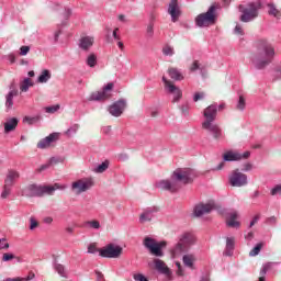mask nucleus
<instances>
[{"instance_id":"nucleus-24","label":"nucleus","mask_w":281,"mask_h":281,"mask_svg":"<svg viewBox=\"0 0 281 281\" xmlns=\"http://www.w3.org/2000/svg\"><path fill=\"white\" fill-rule=\"evenodd\" d=\"M235 247H236V238L226 237V247H225L224 256H234Z\"/></svg>"},{"instance_id":"nucleus-15","label":"nucleus","mask_w":281,"mask_h":281,"mask_svg":"<svg viewBox=\"0 0 281 281\" xmlns=\"http://www.w3.org/2000/svg\"><path fill=\"white\" fill-rule=\"evenodd\" d=\"M58 133H52L48 136H46L45 138H42L38 143H37V148H40L41 150H45V148H49L52 146V144H54V142H58Z\"/></svg>"},{"instance_id":"nucleus-3","label":"nucleus","mask_w":281,"mask_h":281,"mask_svg":"<svg viewBox=\"0 0 281 281\" xmlns=\"http://www.w3.org/2000/svg\"><path fill=\"white\" fill-rule=\"evenodd\" d=\"M260 8H262L260 2H248L247 4H239V21H241V23H251V21H256V19H258Z\"/></svg>"},{"instance_id":"nucleus-63","label":"nucleus","mask_w":281,"mask_h":281,"mask_svg":"<svg viewBox=\"0 0 281 281\" xmlns=\"http://www.w3.org/2000/svg\"><path fill=\"white\" fill-rule=\"evenodd\" d=\"M258 221H260V214L254 216L252 221L249 224V227L255 226Z\"/></svg>"},{"instance_id":"nucleus-56","label":"nucleus","mask_w":281,"mask_h":281,"mask_svg":"<svg viewBox=\"0 0 281 281\" xmlns=\"http://www.w3.org/2000/svg\"><path fill=\"white\" fill-rule=\"evenodd\" d=\"M30 229L31 231H34V229H36V227H38V222L36 221V218H34V217H31L30 218Z\"/></svg>"},{"instance_id":"nucleus-1","label":"nucleus","mask_w":281,"mask_h":281,"mask_svg":"<svg viewBox=\"0 0 281 281\" xmlns=\"http://www.w3.org/2000/svg\"><path fill=\"white\" fill-rule=\"evenodd\" d=\"M196 173L193 169H176L171 176V180H160L156 183V188L159 190H166L167 192H179L181 186H179V181L181 183L188 184L194 181Z\"/></svg>"},{"instance_id":"nucleus-32","label":"nucleus","mask_w":281,"mask_h":281,"mask_svg":"<svg viewBox=\"0 0 281 281\" xmlns=\"http://www.w3.org/2000/svg\"><path fill=\"white\" fill-rule=\"evenodd\" d=\"M168 74L171 80H177V81L183 80V75L177 68H169Z\"/></svg>"},{"instance_id":"nucleus-45","label":"nucleus","mask_w":281,"mask_h":281,"mask_svg":"<svg viewBox=\"0 0 281 281\" xmlns=\"http://www.w3.org/2000/svg\"><path fill=\"white\" fill-rule=\"evenodd\" d=\"M60 16L65 21H68L69 16H71V9L70 8H64L63 12L60 13Z\"/></svg>"},{"instance_id":"nucleus-62","label":"nucleus","mask_w":281,"mask_h":281,"mask_svg":"<svg viewBox=\"0 0 281 281\" xmlns=\"http://www.w3.org/2000/svg\"><path fill=\"white\" fill-rule=\"evenodd\" d=\"M117 159L119 161H128V154H119Z\"/></svg>"},{"instance_id":"nucleus-21","label":"nucleus","mask_w":281,"mask_h":281,"mask_svg":"<svg viewBox=\"0 0 281 281\" xmlns=\"http://www.w3.org/2000/svg\"><path fill=\"white\" fill-rule=\"evenodd\" d=\"M21 177V173L14 169H10L7 173V177L4 179V184L14 187V183H16V180Z\"/></svg>"},{"instance_id":"nucleus-49","label":"nucleus","mask_w":281,"mask_h":281,"mask_svg":"<svg viewBox=\"0 0 281 281\" xmlns=\"http://www.w3.org/2000/svg\"><path fill=\"white\" fill-rule=\"evenodd\" d=\"M176 267H177V276H179L180 278H183V276H186V270H183V267L181 266V262L177 261L176 262Z\"/></svg>"},{"instance_id":"nucleus-44","label":"nucleus","mask_w":281,"mask_h":281,"mask_svg":"<svg viewBox=\"0 0 281 281\" xmlns=\"http://www.w3.org/2000/svg\"><path fill=\"white\" fill-rule=\"evenodd\" d=\"M262 249V244H257L254 249L250 250L249 256L250 257H255L258 256V254H260V250Z\"/></svg>"},{"instance_id":"nucleus-26","label":"nucleus","mask_w":281,"mask_h":281,"mask_svg":"<svg viewBox=\"0 0 281 281\" xmlns=\"http://www.w3.org/2000/svg\"><path fill=\"white\" fill-rule=\"evenodd\" d=\"M167 91H169V93H172L173 95L172 102H179V100L183 98V92L181 91V89H179V87L175 85L169 86V89H167Z\"/></svg>"},{"instance_id":"nucleus-39","label":"nucleus","mask_w":281,"mask_h":281,"mask_svg":"<svg viewBox=\"0 0 281 281\" xmlns=\"http://www.w3.org/2000/svg\"><path fill=\"white\" fill-rule=\"evenodd\" d=\"M87 65L88 67H95L98 65V57L95 54H90L87 58Z\"/></svg>"},{"instance_id":"nucleus-7","label":"nucleus","mask_w":281,"mask_h":281,"mask_svg":"<svg viewBox=\"0 0 281 281\" xmlns=\"http://www.w3.org/2000/svg\"><path fill=\"white\" fill-rule=\"evenodd\" d=\"M115 83L109 82L106 83L102 90L92 92L89 97V102H106V100H111L113 98V89Z\"/></svg>"},{"instance_id":"nucleus-37","label":"nucleus","mask_w":281,"mask_h":281,"mask_svg":"<svg viewBox=\"0 0 281 281\" xmlns=\"http://www.w3.org/2000/svg\"><path fill=\"white\" fill-rule=\"evenodd\" d=\"M10 194H12V186L4 183L1 192V199H7Z\"/></svg>"},{"instance_id":"nucleus-48","label":"nucleus","mask_w":281,"mask_h":281,"mask_svg":"<svg viewBox=\"0 0 281 281\" xmlns=\"http://www.w3.org/2000/svg\"><path fill=\"white\" fill-rule=\"evenodd\" d=\"M78 124H75L74 126L69 127L67 131H66V135L68 137H71V135H75V133H78Z\"/></svg>"},{"instance_id":"nucleus-8","label":"nucleus","mask_w":281,"mask_h":281,"mask_svg":"<svg viewBox=\"0 0 281 281\" xmlns=\"http://www.w3.org/2000/svg\"><path fill=\"white\" fill-rule=\"evenodd\" d=\"M122 251V246L108 244L105 247L99 249V256H101V258H120Z\"/></svg>"},{"instance_id":"nucleus-60","label":"nucleus","mask_w":281,"mask_h":281,"mask_svg":"<svg viewBox=\"0 0 281 281\" xmlns=\"http://www.w3.org/2000/svg\"><path fill=\"white\" fill-rule=\"evenodd\" d=\"M252 169H254V165H251L250 162H246L241 170H243V172H249Z\"/></svg>"},{"instance_id":"nucleus-5","label":"nucleus","mask_w":281,"mask_h":281,"mask_svg":"<svg viewBox=\"0 0 281 281\" xmlns=\"http://www.w3.org/2000/svg\"><path fill=\"white\" fill-rule=\"evenodd\" d=\"M143 245L151 256H155L156 258H164V249H166L168 243L166 240L157 241V239L153 237H145Z\"/></svg>"},{"instance_id":"nucleus-13","label":"nucleus","mask_w":281,"mask_h":281,"mask_svg":"<svg viewBox=\"0 0 281 281\" xmlns=\"http://www.w3.org/2000/svg\"><path fill=\"white\" fill-rule=\"evenodd\" d=\"M167 12L170 14L172 23H177L181 16V7L179 5V0H170Z\"/></svg>"},{"instance_id":"nucleus-31","label":"nucleus","mask_w":281,"mask_h":281,"mask_svg":"<svg viewBox=\"0 0 281 281\" xmlns=\"http://www.w3.org/2000/svg\"><path fill=\"white\" fill-rule=\"evenodd\" d=\"M52 79V72L48 69H44L42 74L37 78V82L41 85H45V82H48Z\"/></svg>"},{"instance_id":"nucleus-46","label":"nucleus","mask_w":281,"mask_h":281,"mask_svg":"<svg viewBox=\"0 0 281 281\" xmlns=\"http://www.w3.org/2000/svg\"><path fill=\"white\" fill-rule=\"evenodd\" d=\"M246 104H247V103L245 102V97L239 95V100H238V102H237V109H238L239 111H245Z\"/></svg>"},{"instance_id":"nucleus-6","label":"nucleus","mask_w":281,"mask_h":281,"mask_svg":"<svg viewBox=\"0 0 281 281\" xmlns=\"http://www.w3.org/2000/svg\"><path fill=\"white\" fill-rule=\"evenodd\" d=\"M54 192H56V188L49 186L29 184L24 189L25 196H29L30 199L44 196V194H54Z\"/></svg>"},{"instance_id":"nucleus-64","label":"nucleus","mask_w":281,"mask_h":281,"mask_svg":"<svg viewBox=\"0 0 281 281\" xmlns=\"http://www.w3.org/2000/svg\"><path fill=\"white\" fill-rule=\"evenodd\" d=\"M198 69H200L199 60H194L191 66V71H196Z\"/></svg>"},{"instance_id":"nucleus-59","label":"nucleus","mask_w":281,"mask_h":281,"mask_svg":"<svg viewBox=\"0 0 281 281\" xmlns=\"http://www.w3.org/2000/svg\"><path fill=\"white\" fill-rule=\"evenodd\" d=\"M266 223L267 225H276V223H278V218L276 216L268 217Z\"/></svg>"},{"instance_id":"nucleus-41","label":"nucleus","mask_w":281,"mask_h":281,"mask_svg":"<svg viewBox=\"0 0 281 281\" xmlns=\"http://www.w3.org/2000/svg\"><path fill=\"white\" fill-rule=\"evenodd\" d=\"M106 170H109V161L106 160L95 168V172L98 173L106 172Z\"/></svg>"},{"instance_id":"nucleus-38","label":"nucleus","mask_w":281,"mask_h":281,"mask_svg":"<svg viewBox=\"0 0 281 281\" xmlns=\"http://www.w3.org/2000/svg\"><path fill=\"white\" fill-rule=\"evenodd\" d=\"M162 54L165 56H175V47L170 46V44H166L162 47Z\"/></svg>"},{"instance_id":"nucleus-34","label":"nucleus","mask_w":281,"mask_h":281,"mask_svg":"<svg viewBox=\"0 0 281 281\" xmlns=\"http://www.w3.org/2000/svg\"><path fill=\"white\" fill-rule=\"evenodd\" d=\"M41 122V116L36 115V116H24L23 117V123L24 124H29V126H33V124H36Z\"/></svg>"},{"instance_id":"nucleus-2","label":"nucleus","mask_w":281,"mask_h":281,"mask_svg":"<svg viewBox=\"0 0 281 281\" xmlns=\"http://www.w3.org/2000/svg\"><path fill=\"white\" fill-rule=\"evenodd\" d=\"M276 58V47L267 40L257 43V52L251 58V63L256 69H266L273 63Z\"/></svg>"},{"instance_id":"nucleus-9","label":"nucleus","mask_w":281,"mask_h":281,"mask_svg":"<svg viewBox=\"0 0 281 281\" xmlns=\"http://www.w3.org/2000/svg\"><path fill=\"white\" fill-rule=\"evenodd\" d=\"M228 181L233 188H243L248 183L247 175L240 172L239 169L232 171L231 176L228 177Z\"/></svg>"},{"instance_id":"nucleus-10","label":"nucleus","mask_w":281,"mask_h":281,"mask_svg":"<svg viewBox=\"0 0 281 281\" xmlns=\"http://www.w3.org/2000/svg\"><path fill=\"white\" fill-rule=\"evenodd\" d=\"M93 179L92 178H82L75 182H72V190L77 191V194H82V192H87V190H91L93 188Z\"/></svg>"},{"instance_id":"nucleus-55","label":"nucleus","mask_w":281,"mask_h":281,"mask_svg":"<svg viewBox=\"0 0 281 281\" xmlns=\"http://www.w3.org/2000/svg\"><path fill=\"white\" fill-rule=\"evenodd\" d=\"M234 33L238 34L239 36H245V31L243 30V26H240V24H237L235 26Z\"/></svg>"},{"instance_id":"nucleus-27","label":"nucleus","mask_w":281,"mask_h":281,"mask_svg":"<svg viewBox=\"0 0 281 281\" xmlns=\"http://www.w3.org/2000/svg\"><path fill=\"white\" fill-rule=\"evenodd\" d=\"M228 218L229 220L226 221L227 227H235V228L240 227V222L236 221L238 218V213L236 212L229 213Z\"/></svg>"},{"instance_id":"nucleus-23","label":"nucleus","mask_w":281,"mask_h":281,"mask_svg":"<svg viewBox=\"0 0 281 281\" xmlns=\"http://www.w3.org/2000/svg\"><path fill=\"white\" fill-rule=\"evenodd\" d=\"M183 266L187 267V269H191V271H194L196 269L194 267V262H196V257L193 254H187L182 257Z\"/></svg>"},{"instance_id":"nucleus-51","label":"nucleus","mask_w":281,"mask_h":281,"mask_svg":"<svg viewBox=\"0 0 281 281\" xmlns=\"http://www.w3.org/2000/svg\"><path fill=\"white\" fill-rule=\"evenodd\" d=\"M60 110V105L59 104H56V105H50V106H46L45 108V111L47 113H56L57 111Z\"/></svg>"},{"instance_id":"nucleus-43","label":"nucleus","mask_w":281,"mask_h":281,"mask_svg":"<svg viewBox=\"0 0 281 281\" xmlns=\"http://www.w3.org/2000/svg\"><path fill=\"white\" fill-rule=\"evenodd\" d=\"M34 274H32L31 277H26V278H21V277H16V278H7L3 281H30L33 280Z\"/></svg>"},{"instance_id":"nucleus-52","label":"nucleus","mask_w":281,"mask_h":281,"mask_svg":"<svg viewBox=\"0 0 281 281\" xmlns=\"http://www.w3.org/2000/svg\"><path fill=\"white\" fill-rule=\"evenodd\" d=\"M14 258H16V257L14 256V254L5 252V254H3V256H2V261H3V262H10V260H14Z\"/></svg>"},{"instance_id":"nucleus-16","label":"nucleus","mask_w":281,"mask_h":281,"mask_svg":"<svg viewBox=\"0 0 281 281\" xmlns=\"http://www.w3.org/2000/svg\"><path fill=\"white\" fill-rule=\"evenodd\" d=\"M159 210L157 207H148L139 216V223H148L155 218V214H157Z\"/></svg>"},{"instance_id":"nucleus-19","label":"nucleus","mask_w":281,"mask_h":281,"mask_svg":"<svg viewBox=\"0 0 281 281\" xmlns=\"http://www.w3.org/2000/svg\"><path fill=\"white\" fill-rule=\"evenodd\" d=\"M214 210V205L207 204H200L194 207V216H203V214H210Z\"/></svg>"},{"instance_id":"nucleus-28","label":"nucleus","mask_w":281,"mask_h":281,"mask_svg":"<svg viewBox=\"0 0 281 281\" xmlns=\"http://www.w3.org/2000/svg\"><path fill=\"white\" fill-rule=\"evenodd\" d=\"M19 95V90H11L7 95H5V106L10 111L12 106H14V97Z\"/></svg>"},{"instance_id":"nucleus-11","label":"nucleus","mask_w":281,"mask_h":281,"mask_svg":"<svg viewBox=\"0 0 281 281\" xmlns=\"http://www.w3.org/2000/svg\"><path fill=\"white\" fill-rule=\"evenodd\" d=\"M108 111L113 117H121L124 111H126V99H119L117 101L113 102L108 108Z\"/></svg>"},{"instance_id":"nucleus-36","label":"nucleus","mask_w":281,"mask_h":281,"mask_svg":"<svg viewBox=\"0 0 281 281\" xmlns=\"http://www.w3.org/2000/svg\"><path fill=\"white\" fill-rule=\"evenodd\" d=\"M273 265H278V262H266L262 265V268L259 272V276H267V271L273 268Z\"/></svg>"},{"instance_id":"nucleus-17","label":"nucleus","mask_w":281,"mask_h":281,"mask_svg":"<svg viewBox=\"0 0 281 281\" xmlns=\"http://www.w3.org/2000/svg\"><path fill=\"white\" fill-rule=\"evenodd\" d=\"M202 128L204 131H209L211 135H213L214 139H221L223 137V132L221 131V127L214 123H209V125H202Z\"/></svg>"},{"instance_id":"nucleus-57","label":"nucleus","mask_w":281,"mask_h":281,"mask_svg":"<svg viewBox=\"0 0 281 281\" xmlns=\"http://www.w3.org/2000/svg\"><path fill=\"white\" fill-rule=\"evenodd\" d=\"M29 53H30V46L20 47V56H27Z\"/></svg>"},{"instance_id":"nucleus-54","label":"nucleus","mask_w":281,"mask_h":281,"mask_svg":"<svg viewBox=\"0 0 281 281\" xmlns=\"http://www.w3.org/2000/svg\"><path fill=\"white\" fill-rule=\"evenodd\" d=\"M0 249H10V244L7 238L0 239Z\"/></svg>"},{"instance_id":"nucleus-20","label":"nucleus","mask_w":281,"mask_h":281,"mask_svg":"<svg viewBox=\"0 0 281 281\" xmlns=\"http://www.w3.org/2000/svg\"><path fill=\"white\" fill-rule=\"evenodd\" d=\"M154 267L158 273H162L164 276H170V268L166 266V262L161 259H154Z\"/></svg>"},{"instance_id":"nucleus-12","label":"nucleus","mask_w":281,"mask_h":281,"mask_svg":"<svg viewBox=\"0 0 281 281\" xmlns=\"http://www.w3.org/2000/svg\"><path fill=\"white\" fill-rule=\"evenodd\" d=\"M217 113H218V104L213 103L209 105L203 112L205 121L202 123V126H209L210 124H213L214 120H216Z\"/></svg>"},{"instance_id":"nucleus-22","label":"nucleus","mask_w":281,"mask_h":281,"mask_svg":"<svg viewBox=\"0 0 281 281\" xmlns=\"http://www.w3.org/2000/svg\"><path fill=\"white\" fill-rule=\"evenodd\" d=\"M94 38L91 36H85L79 40V47L83 49V52H89L91 47H93Z\"/></svg>"},{"instance_id":"nucleus-14","label":"nucleus","mask_w":281,"mask_h":281,"mask_svg":"<svg viewBox=\"0 0 281 281\" xmlns=\"http://www.w3.org/2000/svg\"><path fill=\"white\" fill-rule=\"evenodd\" d=\"M251 157L250 151H245L244 154L227 151L224 154L223 159L224 161H240V159H249Z\"/></svg>"},{"instance_id":"nucleus-18","label":"nucleus","mask_w":281,"mask_h":281,"mask_svg":"<svg viewBox=\"0 0 281 281\" xmlns=\"http://www.w3.org/2000/svg\"><path fill=\"white\" fill-rule=\"evenodd\" d=\"M53 268L56 271V273L60 276V278H65V279L69 278V271L67 270L65 265L58 262V259H54Z\"/></svg>"},{"instance_id":"nucleus-4","label":"nucleus","mask_w":281,"mask_h":281,"mask_svg":"<svg viewBox=\"0 0 281 281\" xmlns=\"http://www.w3.org/2000/svg\"><path fill=\"white\" fill-rule=\"evenodd\" d=\"M218 15L216 14V5L212 4L206 12L200 13L195 16V25L198 27H210L216 25Z\"/></svg>"},{"instance_id":"nucleus-42","label":"nucleus","mask_w":281,"mask_h":281,"mask_svg":"<svg viewBox=\"0 0 281 281\" xmlns=\"http://www.w3.org/2000/svg\"><path fill=\"white\" fill-rule=\"evenodd\" d=\"M154 27H155V24H153V22H150L147 25L146 34H147L148 38H153V36H155V29Z\"/></svg>"},{"instance_id":"nucleus-61","label":"nucleus","mask_w":281,"mask_h":281,"mask_svg":"<svg viewBox=\"0 0 281 281\" xmlns=\"http://www.w3.org/2000/svg\"><path fill=\"white\" fill-rule=\"evenodd\" d=\"M180 109L184 115H188V111H190V104L184 103L180 106Z\"/></svg>"},{"instance_id":"nucleus-29","label":"nucleus","mask_w":281,"mask_h":281,"mask_svg":"<svg viewBox=\"0 0 281 281\" xmlns=\"http://www.w3.org/2000/svg\"><path fill=\"white\" fill-rule=\"evenodd\" d=\"M184 251H188V246L179 239V241L176 244V246L172 248L173 256H179V254H183Z\"/></svg>"},{"instance_id":"nucleus-40","label":"nucleus","mask_w":281,"mask_h":281,"mask_svg":"<svg viewBox=\"0 0 281 281\" xmlns=\"http://www.w3.org/2000/svg\"><path fill=\"white\" fill-rule=\"evenodd\" d=\"M56 161V158H50L48 162L42 165L38 169L37 172H44V170H48V168H52V165Z\"/></svg>"},{"instance_id":"nucleus-53","label":"nucleus","mask_w":281,"mask_h":281,"mask_svg":"<svg viewBox=\"0 0 281 281\" xmlns=\"http://www.w3.org/2000/svg\"><path fill=\"white\" fill-rule=\"evenodd\" d=\"M205 98V92H195L193 95V102H199Z\"/></svg>"},{"instance_id":"nucleus-33","label":"nucleus","mask_w":281,"mask_h":281,"mask_svg":"<svg viewBox=\"0 0 281 281\" xmlns=\"http://www.w3.org/2000/svg\"><path fill=\"white\" fill-rule=\"evenodd\" d=\"M268 14L270 16H274V19H280L281 16V10H279L278 8H276V4L273 3H268Z\"/></svg>"},{"instance_id":"nucleus-50","label":"nucleus","mask_w":281,"mask_h":281,"mask_svg":"<svg viewBox=\"0 0 281 281\" xmlns=\"http://www.w3.org/2000/svg\"><path fill=\"white\" fill-rule=\"evenodd\" d=\"M271 196L281 195V184L274 186L270 191Z\"/></svg>"},{"instance_id":"nucleus-30","label":"nucleus","mask_w":281,"mask_h":281,"mask_svg":"<svg viewBox=\"0 0 281 281\" xmlns=\"http://www.w3.org/2000/svg\"><path fill=\"white\" fill-rule=\"evenodd\" d=\"M179 240L186 244L187 247H190V245H194V235L192 233H184L180 236Z\"/></svg>"},{"instance_id":"nucleus-35","label":"nucleus","mask_w":281,"mask_h":281,"mask_svg":"<svg viewBox=\"0 0 281 281\" xmlns=\"http://www.w3.org/2000/svg\"><path fill=\"white\" fill-rule=\"evenodd\" d=\"M30 87H34V82L30 78H25L24 81L20 86V90L23 92L30 91Z\"/></svg>"},{"instance_id":"nucleus-47","label":"nucleus","mask_w":281,"mask_h":281,"mask_svg":"<svg viewBox=\"0 0 281 281\" xmlns=\"http://www.w3.org/2000/svg\"><path fill=\"white\" fill-rule=\"evenodd\" d=\"M86 225H89L91 229H100V222L97 220L88 221Z\"/></svg>"},{"instance_id":"nucleus-25","label":"nucleus","mask_w":281,"mask_h":281,"mask_svg":"<svg viewBox=\"0 0 281 281\" xmlns=\"http://www.w3.org/2000/svg\"><path fill=\"white\" fill-rule=\"evenodd\" d=\"M16 126H19V119H8L4 123V133H12V131H16Z\"/></svg>"},{"instance_id":"nucleus-58","label":"nucleus","mask_w":281,"mask_h":281,"mask_svg":"<svg viewBox=\"0 0 281 281\" xmlns=\"http://www.w3.org/2000/svg\"><path fill=\"white\" fill-rule=\"evenodd\" d=\"M97 251H100V249H98V247H95V245L90 244L88 246V254H97Z\"/></svg>"}]
</instances>
